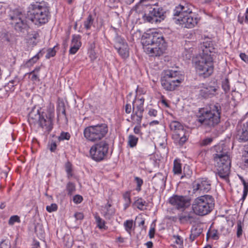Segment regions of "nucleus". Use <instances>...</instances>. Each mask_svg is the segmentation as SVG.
<instances>
[{"mask_svg": "<svg viewBox=\"0 0 248 248\" xmlns=\"http://www.w3.org/2000/svg\"><path fill=\"white\" fill-rule=\"evenodd\" d=\"M201 48L202 52L195 62V68L200 77L206 78L214 71L213 57L216 49L212 41L203 42Z\"/></svg>", "mask_w": 248, "mask_h": 248, "instance_id": "f257e3e1", "label": "nucleus"}, {"mask_svg": "<svg viewBox=\"0 0 248 248\" xmlns=\"http://www.w3.org/2000/svg\"><path fill=\"white\" fill-rule=\"evenodd\" d=\"M142 44L145 51L152 56L162 55L167 47V43L163 35L157 32L146 33L142 36Z\"/></svg>", "mask_w": 248, "mask_h": 248, "instance_id": "f03ea898", "label": "nucleus"}, {"mask_svg": "<svg viewBox=\"0 0 248 248\" xmlns=\"http://www.w3.org/2000/svg\"><path fill=\"white\" fill-rule=\"evenodd\" d=\"M28 17L35 25L40 26L49 20L50 17L49 7L45 1L31 3L28 7Z\"/></svg>", "mask_w": 248, "mask_h": 248, "instance_id": "7ed1b4c3", "label": "nucleus"}, {"mask_svg": "<svg viewBox=\"0 0 248 248\" xmlns=\"http://www.w3.org/2000/svg\"><path fill=\"white\" fill-rule=\"evenodd\" d=\"M221 112V107L219 103L210 104L209 109L201 108L200 110L198 122L205 126L215 127L220 122Z\"/></svg>", "mask_w": 248, "mask_h": 248, "instance_id": "20e7f679", "label": "nucleus"}, {"mask_svg": "<svg viewBox=\"0 0 248 248\" xmlns=\"http://www.w3.org/2000/svg\"><path fill=\"white\" fill-rule=\"evenodd\" d=\"M147 0H140L136 5V7L146 6L148 8V11L144 14L142 19L144 21L152 24L160 23L166 18V11L162 7L159 6L156 4L144 3Z\"/></svg>", "mask_w": 248, "mask_h": 248, "instance_id": "39448f33", "label": "nucleus"}, {"mask_svg": "<svg viewBox=\"0 0 248 248\" xmlns=\"http://www.w3.org/2000/svg\"><path fill=\"white\" fill-rule=\"evenodd\" d=\"M214 198L209 195H204L196 198L192 204L193 213L200 216L210 213L214 209Z\"/></svg>", "mask_w": 248, "mask_h": 248, "instance_id": "423d86ee", "label": "nucleus"}, {"mask_svg": "<svg viewBox=\"0 0 248 248\" xmlns=\"http://www.w3.org/2000/svg\"><path fill=\"white\" fill-rule=\"evenodd\" d=\"M163 88L166 91H172L182 83L180 72L172 70H164L160 79Z\"/></svg>", "mask_w": 248, "mask_h": 248, "instance_id": "0eeeda50", "label": "nucleus"}, {"mask_svg": "<svg viewBox=\"0 0 248 248\" xmlns=\"http://www.w3.org/2000/svg\"><path fill=\"white\" fill-rule=\"evenodd\" d=\"M8 17L10 24L16 31L22 32L28 29L27 17L21 10L16 9L11 11Z\"/></svg>", "mask_w": 248, "mask_h": 248, "instance_id": "6e6552de", "label": "nucleus"}, {"mask_svg": "<svg viewBox=\"0 0 248 248\" xmlns=\"http://www.w3.org/2000/svg\"><path fill=\"white\" fill-rule=\"evenodd\" d=\"M108 132V125L106 124H101L86 127L84 130L83 134L88 140L94 142L105 137Z\"/></svg>", "mask_w": 248, "mask_h": 248, "instance_id": "1a4fd4ad", "label": "nucleus"}, {"mask_svg": "<svg viewBox=\"0 0 248 248\" xmlns=\"http://www.w3.org/2000/svg\"><path fill=\"white\" fill-rule=\"evenodd\" d=\"M109 143L105 140L94 144L90 150L91 158L96 162L106 160L109 156Z\"/></svg>", "mask_w": 248, "mask_h": 248, "instance_id": "9d476101", "label": "nucleus"}, {"mask_svg": "<svg viewBox=\"0 0 248 248\" xmlns=\"http://www.w3.org/2000/svg\"><path fill=\"white\" fill-rule=\"evenodd\" d=\"M170 127L171 130L174 131L172 138L175 140L178 141L180 145H183L187 140L186 130L183 125L178 122L173 121L170 123Z\"/></svg>", "mask_w": 248, "mask_h": 248, "instance_id": "9b49d317", "label": "nucleus"}, {"mask_svg": "<svg viewBox=\"0 0 248 248\" xmlns=\"http://www.w3.org/2000/svg\"><path fill=\"white\" fill-rule=\"evenodd\" d=\"M169 203L175 209L184 211L191 205V199L186 196L173 195L169 199Z\"/></svg>", "mask_w": 248, "mask_h": 248, "instance_id": "f8f14e48", "label": "nucleus"}, {"mask_svg": "<svg viewBox=\"0 0 248 248\" xmlns=\"http://www.w3.org/2000/svg\"><path fill=\"white\" fill-rule=\"evenodd\" d=\"M224 159L214 160L218 175L221 178H227L230 173L231 160L230 157L225 156Z\"/></svg>", "mask_w": 248, "mask_h": 248, "instance_id": "ddd939ff", "label": "nucleus"}, {"mask_svg": "<svg viewBox=\"0 0 248 248\" xmlns=\"http://www.w3.org/2000/svg\"><path fill=\"white\" fill-rule=\"evenodd\" d=\"M113 43L114 48L123 59H126L129 57V46L124 39L116 34L113 39Z\"/></svg>", "mask_w": 248, "mask_h": 248, "instance_id": "4468645a", "label": "nucleus"}, {"mask_svg": "<svg viewBox=\"0 0 248 248\" xmlns=\"http://www.w3.org/2000/svg\"><path fill=\"white\" fill-rule=\"evenodd\" d=\"M191 10L190 6L187 3H180L176 5L173 11V19L176 20V23L178 24L183 17L191 13Z\"/></svg>", "mask_w": 248, "mask_h": 248, "instance_id": "2eb2a0df", "label": "nucleus"}, {"mask_svg": "<svg viewBox=\"0 0 248 248\" xmlns=\"http://www.w3.org/2000/svg\"><path fill=\"white\" fill-rule=\"evenodd\" d=\"M193 191L198 190L203 192H207L211 189V181L207 178H200L193 183Z\"/></svg>", "mask_w": 248, "mask_h": 248, "instance_id": "dca6fc26", "label": "nucleus"}, {"mask_svg": "<svg viewBox=\"0 0 248 248\" xmlns=\"http://www.w3.org/2000/svg\"><path fill=\"white\" fill-rule=\"evenodd\" d=\"M39 119L37 124L47 133H49L53 128V120L51 115H47L46 113L42 112Z\"/></svg>", "mask_w": 248, "mask_h": 248, "instance_id": "f3484780", "label": "nucleus"}, {"mask_svg": "<svg viewBox=\"0 0 248 248\" xmlns=\"http://www.w3.org/2000/svg\"><path fill=\"white\" fill-rule=\"evenodd\" d=\"M198 21L199 19L196 15L191 10V13H189L185 17H183V19L178 24L185 28H192L197 24Z\"/></svg>", "mask_w": 248, "mask_h": 248, "instance_id": "a211bd4d", "label": "nucleus"}, {"mask_svg": "<svg viewBox=\"0 0 248 248\" xmlns=\"http://www.w3.org/2000/svg\"><path fill=\"white\" fill-rule=\"evenodd\" d=\"M202 87L199 91L200 96L203 99L212 98L216 95L217 88L214 86L202 84Z\"/></svg>", "mask_w": 248, "mask_h": 248, "instance_id": "6ab92c4d", "label": "nucleus"}, {"mask_svg": "<svg viewBox=\"0 0 248 248\" xmlns=\"http://www.w3.org/2000/svg\"><path fill=\"white\" fill-rule=\"evenodd\" d=\"M236 138L239 142L248 141V121L237 127Z\"/></svg>", "mask_w": 248, "mask_h": 248, "instance_id": "aec40b11", "label": "nucleus"}, {"mask_svg": "<svg viewBox=\"0 0 248 248\" xmlns=\"http://www.w3.org/2000/svg\"><path fill=\"white\" fill-rule=\"evenodd\" d=\"M214 150L216 153L214 154V160L224 159V156L230 157L229 153V148L224 144H218L214 146Z\"/></svg>", "mask_w": 248, "mask_h": 248, "instance_id": "412c9836", "label": "nucleus"}, {"mask_svg": "<svg viewBox=\"0 0 248 248\" xmlns=\"http://www.w3.org/2000/svg\"><path fill=\"white\" fill-rule=\"evenodd\" d=\"M167 175L158 172L152 178V183L156 187L162 188L165 186Z\"/></svg>", "mask_w": 248, "mask_h": 248, "instance_id": "4be33fe9", "label": "nucleus"}, {"mask_svg": "<svg viewBox=\"0 0 248 248\" xmlns=\"http://www.w3.org/2000/svg\"><path fill=\"white\" fill-rule=\"evenodd\" d=\"M192 42H186L184 45L185 50L183 53V57L186 60H190L194 56L195 48Z\"/></svg>", "mask_w": 248, "mask_h": 248, "instance_id": "5701e85b", "label": "nucleus"}, {"mask_svg": "<svg viewBox=\"0 0 248 248\" xmlns=\"http://www.w3.org/2000/svg\"><path fill=\"white\" fill-rule=\"evenodd\" d=\"M81 36L79 35H73L71 43V46L69 50L70 54H75L79 49L81 45L80 42Z\"/></svg>", "mask_w": 248, "mask_h": 248, "instance_id": "b1692460", "label": "nucleus"}, {"mask_svg": "<svg viewBox=\"0 0 248 248\" xmlns=\"http://www.w3.org/2000/svg\"><path fill=\"white\" fill-rule=\"evenodd\" d=\"M41 113L39 110H32L29 114L28 120L31 124H35L39 121Z\"/></svg>", "mask_w": 248, "mask_h": 248, "instance_id": "393cba45", "label": "nucleus"}, {"mask_svg": "<svg viewBox=\"0 0 248 248\" xmlns=\"http://www.w3.org/2000/svg\"><path fill=\"white\" fill-rule=\"evenodd\" d=\"M179 219L181 221H190L191 222L194 219V215L191 212L182 213L178 216Z\"/></svg>", "mask_w": 248, "mask_h": 248, "instance_id": "a878e982", "label": "nucleus"}, {"mask_svg": "<svg viewBox=\"0 0 248 248\" xmlns=\"http://www.w3.org/2000/svg\"><path fill=\"white\" fill-rule=\"evenodd\" d=\"M172 171L175 175H180L182 173V164L180 159H176L174 160Z\"/></svg>", "mask_w": 248, "mask_h": 248, "instance_id": "bb28decb", "label": "nucleus"}, {"mask_svg": "<svg viewBox=\"0 0 248 248\" xmlns=\"http://www.w3.org/2000/svg\"><path fill=\"white\" fill-rule=\"evenodd\" d=\"M111 204L108 202L105 206V209L106 210V211L104 214V216L106 218H109L115 214V209L114 208H111Z\"/></svg>", "mask_w": 248, "mask_h": 248, "instance_id": "cd10ccee", "label": "nucleus"}, {"mask_svg": "<svg viewBox=\"0 0 248 248\" xmlns=\"http://www.w3.org/2000/svg\"><path fill=\"white\" fill-rule=\"evenodd\" d=\"M30 37L29 39V42L30 44H31L32 46H34L36 45L37 43V41L36 40L39 38V34L36 31H33L32 32L31 34L30 35Z\"/></svg>", "mask_w": 248, "mask_h": 248, "instance_id": "c85d7f7f", "label": "nucleus"}, {"mask_svg": "<svg viewBox=\"0 0 248 248\" xmlns=\"http://www.w3.org/2000/svg\"><path fill=\"white\" fill-rule=\"evenodd\" d=\"M135 205L140 210H143L146 209L144 206H147V203L141 198H139L134 202Z\"/></svg>", "mask_w": 248, "mask_h": 248, "instance_id": "c756f323", "label": "nucleus"}, {"mask_svg": "<svg viewBox=\"0 0 248 248\" xmlns=\"http://www.w3.org/2000/svg\"><path fill=\"white\" fill-rule=\"evenodd\" d=\"M94 217L96 220L97 227L99 229H103L105 230H106L107 229L108 227L105 225V221L104 220H103L99 216L96 214L94 216Z\"/></svg>", "mask_w": 248, "mask_h": 248, "instance_id": "7c9ffc66", "label": "nucleus"}, {"mask_svg": "<svg viewBox=\"0 0 248 248\" xmlns=\"http://www.w3.org/2000/svg\"><path fill=\"white\" fill-rule=\"evenodd\" d=\"M19 82L18 78H16L14 79L9 81L7 84L5 85V88H7L11 91H14V87L16 86L19 83Z\"/></svg>", "mask_w": 248, "mask_h": 248, "instance_id": "2f4dec72", "label": "nucleus"}, {"mask_svg": "<svg viewBox=\"0 0 248 248\" xmlns=\"http://www.w3.org/2000/svg\"><path fill=\"white\" fill-rule=\"evenodd\" d=\"M138 140L139 138L138 137L133 135H130L128 136V145L131 148L135 147L138 143Z\"/></svg>", "mask_w": 248, "mask_h": 248, "instance_id": "473e14b6", "label": "nucleus"}, {"mask_svg": "<svg viewBox=\"0 0 248 248\" xmlns=\"http://www.w3.org/2000/svg\"><path fill=\"white\" fill-rule=\"evenodd\" d=\"M45 53V51L44 49L40 50L37 54H36L28 61V63H35L39 59L40 57H42Z\"/></svg>", "mask_w": 248, "mask_h": 248, "instance_id": "72a5a7b5", "label": "nucleus"}, {"mask_svg": "<svg viewBox=\"0 0 248 248\" xmlns=\"http://www.w3.org/2000/svg\"><path fill=\"white\" fill-rule=\"evenodd\" d=\"M45 53V51L44 49L40 50L37 54H36L28 61V63H35L39 59L40 57H42Z\"/></svg>", "mask_w": 248, "mask_h": 248, "instance_id": "f704fd0d", "label": "nucleus"}, {"mask_svg": "<svg viewBox=\"0 0 248 248\" xmlns=\"http://www.w3.org/2000/svg\"><path fill=\"white\" fill-rule=\"evenodd\" d=\"M93 20L94 19L93 18L92 16L90 14L84 22V26L86 30H89L91 29L92 25L93 24Z\"/></svg>", "mask_w": 248, "mask_h": 248, "instance_id": "c9c22d12", "label": "nucleus"}, {"mask_svg": "<svg viewBox=\"0 0 248 248\" xmlns=\"http://www.w3.org/2000/svg\"><path fill=\"white\" fill-rule=\"evenodd\" d=\"M57 112L58 116L62 113L66 117L65 107L64 102H61L58 104L57 108Z\"/></svg>", "mask_w": 248, "mask_h": 248, "instance_id": "e433bc0d", "label": "nucleus"}, {"mask_svg": "<svg viewBox=\"0 0 248 248\" xmlns=\"http://www.w3.org/2000/svg\"><path fill=\"white\" fill-rule=\"evenodd\" d=\"M66 190L69 195H72L76 190L75 184L72 182H69L66 186Z\"/></svg>", "mask_w": 248, "mask_h": 248, "instance_id": "4c0bfd02", "label": "nucleus"}, {"mask_svg": "<svg viewBox=\"0 0 248 248\" xmlns=\"http://www.w3.org/2000/svg\"><path fill=\"white\" fill-rule=\"evenodd\" d=\"M72 166V164L69 161L66 162L65 165V171L69 178L73 176Z\"/></svg>", "mask_w": 248, "mask_h": 248, "instance_id": "58836bf2", "label": "nucleus"}, {"mask_svg": "<svg viewBox=\"0 0 248 248\" xmlns=\"http://www.w3.org/2000/svg\"><path fill=\"white\" fill-rule=\"evenodd\" d=\"M222 88L225 93H228L230 90L229 79L226 78L222 82Z\"/></svg>", "mask_w": 248, "mask_h": 248, "instance_id": "ea45409f", "label": "nucleus"}, {"mask_svg": "<svg viewBox=\"0 0 248 248\" xmlns=\"http://www.w3.org/2000/svg\"><path fill=\"white\" fill-rule=\"evenodd\" d=\"M134 181H135V182L136 183V184H137V187L136 188V190L137 191L139 192L141 189V187L143 183V180L141 178L136 176V177H134Z\"/></svg>", "mask_w": 248, "mask_h": 248, "instance_id": "a19ab883", "label": "nucleus"}, {"mask_svg": "<svg viewBox=\"0 0 248 248\" xmlns=\"http://www.w3.org/2000/svg\"><path fill=\"white\" fill-rule=\"evenodd\" d=\"M245 153L243 155L242 160L245 163V165L248 167V145L245 146Z\"/></svg>", "mask_w": 248, "mask_h": 248, "instance_id": "79ce46f5", "label": "nucleus"}, {"mask_svg": "<svg viewBox=\"0 0 248 248\" xmlns=\"http://www.w3.org/2000/svg\"><path fill=\"white\" fill-rule=\"evenodd\" d=\"M144 109L143 106L141 104L135 105V114H143Z\"/></svg>", "mask_w": 248, "mask_h": 248, "instance_id": "37998d69", "label": "nucleus"}, {"mask_svg": "<svg viewBox=\"0 0 248 248\" xmlns=\"http://www.w3.org/2000/svg\"><path fill=\"white\" fill-rule=\"evenodd\" d=\"M244 186V190H243V194L241 199L240 201H241L242 203L245 200L248 193V183H245L243 184Z\"/></svg>", "mask_w": 248, "mask_h": 248, "instance_id": "c03bdc74", "label": "nucleus"}, {"mask_svg": "<svg viewBox=\"0 0 248 248\" xmlns=\"http://www.w3.org/2000/svg\"><path fill=\"white\" fill-rule=\"evenodd\" d=\"M54 48L55 47H53V48H49L47 49V53L46 55V59H48L55 56L56 51L54 49Z\"/></svg>", "mask_w": 248, "mask_h": 248, "instance_id": "a18cd8bd", "label": "nucleus"}, {"mask_svg": "<svg viewBox=\"0 0 248 248\" xmlns=\"http://www.w3.org/2000/svg\"><path fill=\"white\" fill-rule=\"evenodd\" d=\"M70 134L68 132H62L58 137L59 141L63 140H69L70 138Z\"/></svg>", "mask_w": 248, "mask_h": 248, "instance_id": "49530a36", "label": "nucleus"}, {"mask_svg": "<svg viewBox=\"0 0 248 248\" xmlns=\"http://www.w3.org/2000/svg\"><path fill=\"white\" fill-rule=\"evenodd\" d=\"M213 140V138H206L202 140L200 142L201 146H206L210 145Z\"/></svg>", "mask_w": 248, "mask_h": 248, "instance_id": "de8ad7c7", "label": "nucleus"}, {"mask_svg": "<svg viewBox=\"0 0 248 248\" xmlns=\"http://www.w3.org/2000/svg\"><path fill=\"white\" fill-rule=\"evenodd\" d=\"M237 228L236 235H237V237L239 238L242 235V232H243L242 222L240 220H239L237 221Z\"/></svg>", "mask_w": 248, "mask_h": 248, "instance_id": "09e8293b", "label": "nucleus"}, {"mask_svg": "<svg viewBox=\"0 0 248 248\" xmlns=\"http://www.w3.org/2000/svg\"><path fill=\"white\" fill-rule=\"evenodd\" d=\"M133 220H127L124 223V226L126 231L130 232L132 228Z\"/></svg>", "mask_w": 248, "mask_h": 248, "instance_id": "8fccbe9b", "label": "nucleus"}, {"mask_svg": "<svg viewBox=\"0 0 248 248\" xmlns=\"http://www.w3.org/2000/svg\"><path fill=\"white\" fill-rule=\"evenodd\" d=\"M20 218L18 216L15 215L10 217L8 223L9 225H13L15 222H19Z\"/></svg>", "mask_w": 248, "mask_h": 248, "instance_id": "3c124183", "label": "nucleus"}, {"mask_svg": "<svg viewBox=\"0 0 248 248\" xmlns=\"http://www.w3.org/2000/svg\"><path fill=\"white\" fill-rule=\"evenodd\" d=\"M11 244L9 240H2L0 243V248H10Z\"/></svg>", "mask_w": 248, "mask_h": 248, "instance_id": "603ef678", "label": "nucleus"}, {"mask_svg": "<svg viewBox=\"0 0 248 248\" xmlns=\"http://www.w3.org/2000/svg\"><path fill=\"white\" fill-rule=\"evenodd\" d=\"M0 40L2 42H9L10 39L8 37V34L6 32H0Z\"/></svg>", "mask_w": 248, "mask_h": 248, "instance_id": "864d4df0", "label": "nucleus"}, {"mask_svg": "<svg viewBox=\"0 0 248 248\" xmlns=\"http://www.w3.org/2000/svg\"><path fill=\"white\" fill-rule=\"evenodd\" d=\"M58 209V206L56 203H52L50 205L46 207V210L47 212L51 213L55 211Z\"/></svg>", "mask_w": 248, "mask_h": 248, "instance_id": "5fc2aeb1", "label": "nucleus"}, {"mask_svg": "<svg viewBox=\"0 0 248 248\" xmlns=\"http://www.w3.org/2000/svg\"><path fill=\"white\" fill-rule=\"evenodd\" d=\"M202 232V230L200 228L197 227L193 228L191 230V232L197 237H198Z\"/></svg>", "mask_w": 248, "mask_h": 248, "instance_id": "6e6d98bb", "label": "nucleus"}, {"mask_svg": "<svg viewBox=\"0 0 248 248\" xmlns=\"http://www.w3.org/2000/svg\"><path fill=\"white\" fill-rule=\"evenodd\" d=\"M210 237L214 240H217L219 238L217 230L214 229L211 231Z\"/></svg>", "mask_w": 248, "mask_h": 248, "instance_id": "4d7b16f0", "label": "nucleus"}, {"mask_svg": "<svg viewBox=\"0 0 248 248\" xmlns=\"http://www.w3.org/2000/svg\"><path fill=\"white\" fill-rule=\"evenodd\" d=\"M48 146L49 147V149L51 152H54L56 150L57 144L55 141H51V142L49 143Z\"/></svg>", "mask_w": 248, "mask_h": 248, "instance_id": "13d9d810", "label": "nucleus"}, {"mask_svg": "<svg viewBox=\"0 0 248 248\" xmlns=\"http://www.w3.org/2000/svg\"><path fill=\"white\" fill-rule=\"evenodd\" d=\"M82 201L83 198L79 195H76L73 197V201L77 204L81 203Z\"/></svg>", "mask_w": 248, "mask_h": 248, "instance_id": "bf43d9fd", "label": "nucleus"}, {"mask_svg": "<svg viewBox=\"0 0 248 248\" xmlns=\"http://www.w3.org/2000/svg\"><path fill=\"white\" fill-rule=\"evenodd\" d=\"M123 198L124 199L125 202H130V192L129 191H126L123 194Z\"/></svg>", "mask_w": 248, "mask_h": 248, "instance_id": "052dcab7", "label": "nucleus"}, {"mask_svg": "<svg viewBox=\"0 0 248 248\" xmlns=\"http://www.w3.org/2000/svg\"><path fill=\"white\" fill-rule=\"evenodd\" d=\"M173 237L175 238V243L182 247L183 244V240L181 236L179 235H174Z\"/></svg>", "mask_w": 248, "mask_h": 248, "instance_id": "680f3d73", "label": "nucleus"}, {"mask_svg": "<svg viewBox=\"0 0 248 248\" xmlns=\"http://www.w3.org/2000/svg\"><path fill=\"white\" fill-rule=\"evenodd\" d=\"M124 108L126 114H130L132 110L133 111L132 107L130 104H126L124 106Z\"/></svg>", "mask_w": 248, "mask_h": 248, "instance_id": "e2e57ef3", "label": "nucleus"}, {"mask_svg": "<svg viewBox=\"0 0 248 248\" xmlns=\"http://www.w3.org/2000/svg\"><path fill=\"white\" fill-rule=\"evenodd\" d=\"M89 57L92 61L95 60L97 58V54L94 51V50L89 51Z\"/></svg>", "mask_w": 248, "mask_h": 248, "instance_id": "0e129e2a", "label": "nucleus"}, {"mask_svg": "<svg viewBox=\"0 0 248 248\" xmlns=\"http://www.w3.org/2000/svg\"><path fill=\"white\" fill-rule=\"evenodd\" d=\"M141 125H137L134 128L133 131L135 134L138 135H142V133L141 132Z\"/></svg>", "mask_w": 248, "mask_h": 248, "instance_id": "69168bd1", "label": "nucleus"}, {"mask_svg": "<svg viewBox=\"0 0 248 248\" xmlns=\"http://www.w3.org/2000/svg\"><path fill=\"white\" fill-rule=\"evenodd\" d=\"M157 114V111L154 108H150L148 111V115L151 117H156Z\"/></svg>", "mask_w": 248, "mask_h": 248, "instance_id": "338daca9", "label": "nucleus"}, {"mask_svg": "<svg viewBox=\"0 0 248 248\" xmlns=\"http://www.w3.org/2000/svg\"><path fill=\"white\" fill-rule=\"evenodd\" d=\"M74 217L77 220H82L84 218V215L83 213L80 212H76L74 214Z\"/></svg>", "mask_w": 248, "mask_h": 248, "instance_id": "774afa93", "label": "nucleus"}]
</instances>
